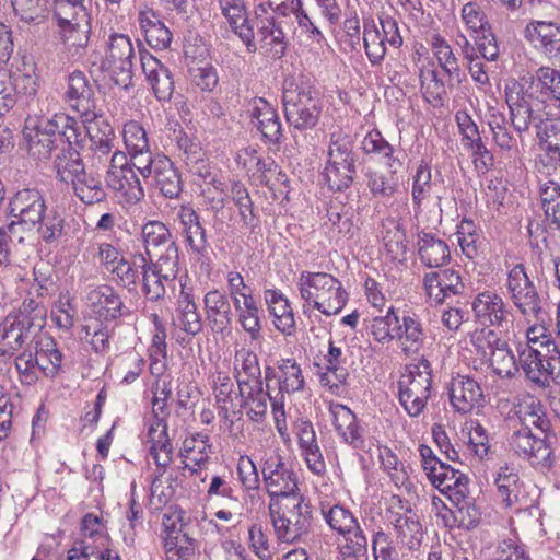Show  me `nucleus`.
I'll return each mask as SVG.
<instances>
[{
    "instance_id": "1",
    "label": "nucleus",
    "mask_w": 560,
    "mask_h": 560,
    "mask_svg": "<svg viewBox=\"0 0 560 560\" xmlns=\"http://www.w3.org/2000/svg\"><path fill=\"white\" fill-rule=\"evenodd\" d=\"M23 135L28 154L38 161L48 160L55 150L59 151L67 142L79 144L83 139L80 122L63 113L51 117L28 116Z\"/></svg>"
},
{
    "instance_id": "2",
    "label": "nucleus",
    "mask_w": 560,
    "mask_h": 560,
    "mask_svg": "<svg viewBox=\"0 0 560 560\" xmlns=\"http://www.w3.org/2000/svg\"><path fill=\"white\" fill-rule=\"evenodd\" d=\"M504 95L511 125L520 136L532 126L540 127L544 121L541 110L545 98L539 94V84L534 82V77H522L520 80L506 82Z\"/></svg>"
},
{
    "instance_id": "3",
    "label": "nucleus",
    "mask_w": 560,
    "mask_h": 560,
    "mask_svg": "<svg viewBox=\"0 0 560 560\" xmlns=\"http://www.w3.org/2000/svg\"><path fill=\"white\" fill-rule=\"evenodd\" d=\"M269 512L279 540L289 544L307 539L313 525V506L303 495H289L270 502Z\"/></svg>"
},
{
    "instance_id": "4",
    "label": "nucleus",
    "mask_w": 560,
    "mask_h": 560,
    "mask_svg": "<svg viewBox=\"0 0 560 560\" xmlns=\"http://www.w3.org/2000/svg\"><path fill=\"white\" fill-rule=\"evenodd\" d=\"M282 105L290 128L300 132L314 129L323 110L318 90L304 80L284 82Z\"/></svg>"
},
{
    "instance_id": "5",
    "label": "nucleus",
    "mask_w": 560,
    "mask_h": 560,
    "mask_svg": "<svg viewBox=\"0 0 560 560\" xmlns=\"http://www.w3.org/2000/svg\"><path fill=\"white\" fill-rule=\"evenodd\" d=\"M298 287L301 299L326 316L340 313L348 301L340 280L327 272L302 271Z\"/></svg>"
},
{
    "instance_id": "6",
    "label": "nucleus",
    "mask_w": 560,
    "mask_h": 560,
    "mask_svg": "<svg viewBox=\"0 0 560 560\" xmlns=\"http://www.w3.org/2000/svg\"><path fill=\"white\" fill-rule=\"evenodd\" d=\"M432 389L431 363L421 358L407 366V373L398 382V399L405 411L412 418L424 410Z\"/></svg>"
},
{
    "instance_id": "7",
    "label": "nucleus",
    "mask_w": 560,
    "mask_h": 560,
    "mask_svg": "<svg viewBox=\"0 0 560 560\" xmlns=\"http://www.w3.org/2000/svg\"><path fill=\"white\" fill-rule=\"evenodd\" d=\"M136 59V46L129 35L116 32L108 35L101 68L107 71L114 83L124 90L132 85Z\"/></svg>"
},
{
    "instance_id": "8",
    "label": "nucleus",
    "mask_w": 560,
    "mask_h": 560,
    "mask_svg": "<svg viewBox=\"0 0 560 560\" xmlns=\"http://www.w3.org/2000/svg\"><path fill=\"white\" fill-rule=\"evenodd\" d=\"M506 287L514 306L523 316L541 318L542 299L526 273L524 265L517 264L509 270Z\"/></svg>"
},
{
    "instance_id": "9",
    "label": "nucleus",
    "mask_w": 560,
    "mask_h": 560,
    "mask_svg": "<svg viewBox=\"0 0 560 560\" xmlns=\"http://www.w3.org/2000/svg\"><path fill=\"white\" fill-rule=\"evenodd\" d=\"M10 214L14 218L9 223L11 234H16L19 229L32 230L36 228L47 207L42 192L35 188H24L14 194L9 202Z\"/></svg>"
},
{
    "instance_id": "10",
    "label": "nucleus",
    "mask_w": 560,
    "mask_h": 560,
    "mask_svg": "<svg viewBox=\"0 0 560 560\" xmlns=\"http://www.w3.org/2000/svg\"><path fill=\"white\" fill-rule=\"evenodd\" d=\"M525 377L536 387L546 389L551 382L560 386V349H551V354L533 350L520 359Z\"/></svg>"
},
{
    "instance_id": "11",
    "label": "nucleus",
    "mask_w": 560,
    "mask_h": 560,
    "mask_svg": "<svg viewBox=\"0 0 560 560\" xmlns=\"http://www.w3.org/2000/svg\"><path fill=\"white\" fill-rule=\"evenodd\" d=\"M138 172L143 178L151 177L162 196L176 199L183 191V179L179 171L168 156L155 153L147 163L139 166Z\"/></svg>"
},
{
    "instance_id": "12",
    "label": "nucleus",
    "mask_w": 560,
    "mask_h": 560,
    "mask_svg": "<svg viewBox=\"0 0 560 560\" xmlns=\"http://www.w3.org/2000/svg\"><path fill=\"white\" fill-rule=\"evenodd\" d=\"M261 471L270 502L289 495H302L299 492L296 474L279 455L268 457Z\"/></svg>"
},
{
    "instance_id": "13",
    "label": "nucleus",
    "mask_w": 560,
    "mask_h": 560,
    "mask_svg": "<svg viewBox=\"0 0 560 560\" xmlns=\"http://www.w3.org/2000/svg\"><path fill=\"white\" fill-rule=\"evenodd\" d=\"M59 27L60 40L71 57L84 55L91 36L90 12L73 13V16L54 15Z\"/></svg>"
},
{
    "instance_id": "14",
    "label": "nucleus",
    "mask_w": 560,
    "mask_h": 560,
    "mask_svg": "<svg viewBox=\"0 0 560 560\" xmlns=\"http://www.w3.org/2000/svg\"><path fill=\"white\" fill-rule=\"evenodd\" d=\"M472 312L476 320L485 327L509 329L513 323V314L506 303L495 292L483 291L474 299Z\"/></svg>"
},
{
    "instance_id": "15",
    "label": "nucleus",
    "mask_w": 560,
    "mask_h": 560,
    "mask_svg": "<svg viewBox=\"0 0 560 560\" xmlns=\"http://www.w3.org/2000/svg\"><path fill=\"white\" fill-rule=\"evenodd\" d=\"M494 483L497 486V498L504 508L521 512L532 506L533 500L514 468L500 467Z\"/></svg>"
},
{
    "instance_id": "16",
    "label": "nucleus",
    "mask_w": 560,
    "mask_h": 560,
    "mask_svg": "<svg viewBox=\"0 0 560 560\" xmlns=\"http://www.w3.org/2000/svg\"><path fill=\"white\" fill-rule=\"evenodd\" d=\"M448 396L452 407L459 413H468L474 408L482 407L485 395L480 384L469 375L452 376L448 385Z\"/></svg>"
},
{
    "instance_id": "17",
    "label": "nucleus",
    "mask_w": 560,
    "mask_h": 560,
    "mask_svg": "<svg viewBox=\"0 0 560 560\" xmlns=\"http://www.w3.org/2000/svg\"><path fill=\"white\" fill-rule=\"evenodd\" d=\"M235 163L244 170L249 179L269 190L276 189V183L271 180L270 172L276 171V161L270 156H262L254 147L240 149L235 154Z\"/></svg>"
},
{
    "instance_id": "18",
    "label": "nucleus",
    "mask_w": 560,
    "mask_h": 560,
    "mask_svg": "<svg viewBox=\"0 0 560 560\" xmlns=\"http://www.w3.org/2000/svg\"><path fill=\"white\" fill-rule=\"evenodd\" d=\"M137 47H141L138 40ZM139 57L142 71L155 97L160 102L170 101L174 93V80L170 69L147 50L139 49Z\"/></svg>"
},
{
    "instance_id": "19",
    "label": "nucleus",
    "mask_w": 560,
    "mask_h": 560,
    "mask_svg": "<svg viewBox=\"0 0 560 560\" xmlns=\"http://www.w3.org/2000/svg\"><path fill=\"white\" fill-rule=\"evenodd\" d=\"M221 14L226 19L231 31L245 45L248 52L257 51L255 32L244 0H217Z\"/></svg>"
},
{
    "instance_id": "20",
    "label": "nucleus",
    "mask_w": 560,
    "mask_h": 560,
    "mask_svg": "<svg viewBox=\"0 0 560 560\" xmlns=\"http://www.w3.org/2000/svg\"><path fill=\"white\" fill-rule=\"evenodd\" d=\"M93 313L103 320H115L130 314L119 293L109 284H100L88 292Z\"/></svg>"
},
{
    "instance_id": "21",
    "label": "nucleus",
    "mask_w": 560,
    "mask_h": 560,
    "mask_svg": "<svg viewBox=\"0 0 560 560\" xmlns=\"http://www.w3.org/2000/svg\"><path fill=\"white\" fill-rule=\"evenodd\" d=\"M423 288L431 303L443 304L448 299L463 293L465 285L459 273L453 269H444L427 273Z\"/></svg>"
},
{
    "instance_id": "22",
    "label": "nucleus",
    "mask_w": 560,
    "mask_h": 560,
    "mask_svg": "<svg viewBox=\"0 0 560 560\" xmlns=\"http://www.w3.org/2000/svg\"><path fill=\"white\" fill-rule=\"evenodd\" d=\"M394 336V340L408 357L417 354L427 338L420 316L410 310L398 312V323Z\"/></svg>"
},
{
    "instance_id": "23",
    "label": "nucleus",
    "mask_w": 560,
    "mask_h": 560,
    "mask_svg": "<svg viewBox=\"0 0 560 560\" xmlns=\"http://www.w3.org/2000/svg\"><path fill=\"white\" fill-rule=\"evenodd\" d=\"M177 218L182 225L185 242L198 258L207 257L210 244L207 238L206 229L200 222V217L190 205L180 206Z\"/></svg>"
},
{
    "instance_id": "24",
    "label": "nucleus",
    "mask_w": 560,
    "mask_h": 560,
    "mask_svg": "<svg viewBox=\"0 0 560 560\" xmlns=\"http://www.w3.org/2000/svg\"><path fill=\"white\" fill-rule=\"evenodd\" d=\"M249 115L256 120V127L267 144H279L282 126L277 110L262 97H255L249 104Z\"/></svg>"
},
{
    "instance_id": "25",
    "label": "nucleus",
    "mask_w": 560,
    "mask_h": 560,
    "mask_svg": "<svg viewBox=\"0 0 560 560\" xmlns=\"http://www.w3.org/2000/svg\"><path fill=\"white\" fill-rule=\"evenodd\" d=\"M443 77V73L433 67H423L419 72L422 96L433 107L443 106L448 98L447 90H453L463 82L450 81V77Z\"/></svg>"
},
{
    "instance_id": "26",
    "label": "nucleus",
    "mask_w": 560,
    "mask_h": 560,
    "mask_svg": "<svg viewBox=\"0 0 560 560\" xmlns=\"http://www.w3.org/2000/svg\"><path fill=\"white\" fill-rule=\"evenodd\" d=\"M428 478L450 500L463 501L464 497L469 495V478L446 463L439 465Z\"/></svg>"
},
{
    "instance_id": "27",
    "label": "nucleus",
    "mask_w": 560,
    "mask_h": 560,
    "mask_svg": "<svg viewBox=\"0 0 560 560\" xmlns=\"http://www.w3.org/2000/svg\"><path fill=\"white\" fill-rule=\"evenodd\" d=\"M65 101L82 116L91 115L94 104V89L82 71L75 70L68 75Z\"/></svg>"
},
{
    "instance_id": "28",
    "label": "nucleus",
    "mask_w": 560,
    "mask_h": 560,
    "mask_svg": "<svg viewBox=\"0 0 560 560\" xmlns=\"http://www.w3.org/2000/svg\"><path fill=\"white\" fill-rule=\"evenodd\" d=\"M329 411L335 430L342 441L353 448H362L364 446L363 429L351 409L342 404H332Z\"/></svg>"
},
{
    "instance_id": "29",
    "label": "nucleus",
    "mask_w": 560,
    "mask_h": 560,
    "mask_svg": "<svg viewBox=\"0 0 560 560\" xmlns=\"http://www.w3.org/2000/svg\"><path fill=\"white\" fill-rule=\"evenodd\" d=\"M206 320L214 332H223L232 323V307L228 295L212 289L203 295Z\"/></svg>"
},
{
    "instance_id": "30",
    "label": "nucleus",
    "mask_w": 560,
    "mask_h": 560,
    "mask_svg": "<svg viewBox=\"0 0 560 560\" xmlns=\"http://www.w3.org/2000/svg\"><path fill=\"white\" fill-rule=\"evenodd\" d=\"M124 142L133 165L139 168L155 155L152 152L145 129L136 120L124 125Z\"/></svg>"
},
{
    "instance_id": "31",
    "label": "nucleus",
    "mask_w": 560,
    "mask_h": 560,
    "mask_svg": "<svg viewBox=\"0 0 560 560\" xmlns=\"http://www.w3.org/2000/svg\"><path fill=\"white\" fill-rule=\"evenodd\" d=\"M84 130L90 138L91 149L100 156H106L112 153L114 148L115 133L108 120L93 112L85 117Z\"/></svg>"
},
{
    "instance_id": "32",
    "label": "nucleus",
    "mask_w": 560,
    "mask_h": 560,
    "mask_svg": "<svg viewBox=\"0 0 560 560\" xmlns=\"http://www.w3.org/2000/svg\"><path fill=\"white\" fill-rule=\"evenodd\" d=\"M116 172L115 175H105L106 186L119 194L128 205H136L141 201L145 194L135 168Z\"/></svg>"
},
{
    "instance_id": "33",
    "label": "nucleus",
    "mask_w": 560,
    "mask_h": 560,
    "mask_svg": "<svg viewBox=\"0 0 560 560\" xmlns=\"http://www.w3.org/2000/svg\"><path fill=\"white\" fill-rule=\"evenodd\" d=\"M38 330L33 329V327L26 325L25 323L14 318H7L0 325V342L4 352H14L21 349L23 346L32 343L36 336L38 335Z\"/></svg>"
},
{
    "instance_id": "34",
    "label": "nucleus",
    "mask_w": 560,
    "mask_h": 560,
    "mask_svg": "<svg viewBox=\"0 0 560 560\" xmlns=\"http://www.w3.org/2000/svg\"><path fill=\"white\" fill-rule=\"evenodd\" d=\"M417 246L420 261L429 268H439L451 260L446 242L430 233H419Z\"/></svg>"
},
{
    "instance_id": "35",
    "label": "nucleus",
    "mask_w": 560,
    "mask_h": 560,
    "mask_svg": "<svg viewBox=\"0 0 560 560\" xmlns=\"http://www.w3.org/2000/svg\"><path fill=\"white\" fill-rule=\"evenodd\" d=\"M34 355L40 364V371L48 377H55L61 371L62 353L55 339L46 334L37 335Z\"/></svg>"
},
{
    "instance_id": "36",
    "label": "nucleus",
    "mask_w": 560,
    "mask_h": 560,
    "mask_svg": "<svg viewBox=\"0 0 560 560\" xmlns=\"http://www.w3.org/2000/svg\"><path fill=\"white\" fill-rule=\"evenodd\" d=\"M73 194L85 205L103 202L107 198L106 187L102 177L86 168L70 184Z\"/></svg>"
},
{
    "instance_id": "37",
    "label": "nucleus",
    "mask_w": 560,
    "mask_h": 560,
    "mask_svg": "<svg viewBox=\"0 0 560 560\" xmlns=\"http://www.w3.org/2000/svg\"><path fill=\"white\" fill-rule=\"evenodd\" d=\"M77 143L67 142L55 159L57 178L66 184H71L84 170L85 165L81 159Z\"/></svg>"
},
{
    "instance_id": "38",
    "label": "nucleus",
    "mask_w": 560,
    "mask_h": 560,
    "mask_svg": "<svg viewBox=\"0 0 560 560\" xmlns=\"http://www.w3.org/2000/svg\"><path fill=\"white\" fill-rule=\"evenodd\" d=\"M138 22L149 46L155 49L170 47L173 38L172 32L153 10L141 11Z\"/></svg>"
},
{
    "instance_id": "39",
    "label": "nucleus",
    "mask_w": 560,
    "mask_h": 560,
    "mask_svg": "<svg viewBox=\"0 0 560 560\" xmlns=\"http://www.w3.org/2000/svg\"><path fill=\"white\" fill-rule=\"evenodd\" d=\"M141 238L144 247V256L154 258L158 252L176 244L170 229L161 221L152 220L142 225Z\"/></svg>"
},
{
    "instance_id": "40",
    "label": "nucleus",
    "mask_w": 560,
    "mask_h": 560,
    "mask_svg": "<svg viewBox=\"0 0 560 560\" xmlns=\"http://www.w3.org/2000/svg\"><path fill=\"white\" fill-rule=\"evenodd\" d=\"M150 454L156 466L165 468L172 462L173 447L168 438L167 422L159 419L148 431Z\"/></svg>"
},
{
    "instance_id": "41",
    "label": "nucleus",
    "mask_w": 560,
    "mask_h": 560,
    "mask_svg": "<svg viewBox=\"0 0 560 560\" xmlns=\"http://www.w3.org/2000/svg\"><path fill=\"white\" fill-rule=\"evenodd\" d=\"M431 48L444 77H450V81H463L465 79L459 60L444 37L439 34L433 35Z\"/></svg>"
},
{
    "instance_id": "42",
    "label": "nucleus",
    "mask_w": 560,
    "mask_h": 560,
    "mask_svg": "<svg viewBox=\"0 0 560 560\" xmlns=\"http://www.w3.org/2000/svg\"><path fill=\"white\" fill-rule=\"evenodd\" d=\"M234 376L237 386L262 382L261 369L255 352L242 348L235 352Z\"/></svg>"
},
{
    "instance_id": "43",
    "label": "nucleus",
    "mask_w": 560,
    "mask_h": 560,
    "mask_svg": "<svg viewBox=\"0 0 560 560\" xmlns=\"http://www.w3.org/2000/svg\"><path fill=\"white\" fill-rule=\"evenodd\" d=\"M397 537L409 550H418L423 540V528L416 513L399 516L393 514L392 523Z\"/></svg>"
},
{
    "instance_id": "44",
    "label": "nucleus",
    "mask_w": 560,
    "mask_h": 560,
    "mask_svg": "<svg viewBox=\"0 0 560 560\" xmlns=\"http://www.w3.org/2000/svg\"><path fill=\"white\" fill-rule=\"evenodd\" d=\"M137 258L140 260V275L142 276V290L144 295L150 301H159L164 298L166 293V287L172 284L175 280L162 276V273L155 272L153 268H150L148 260L143 254H139Z\"/></svg>"
},
{
    "instance_id": "45",
    "label": "nucleus",
    "mask_w": 560,
    "mask_h": 560,
    "mask_svg": "<svg viewBox=\"0 0 560 560\" xmlns=\"http://www.w3.org/2000/svg\"><path fill=\"white\" fill-rule=\"evenodd\" d=\"M277 364L279 370V390L275 396L282 395L284 400L285 394L290 395L303 390L305 380L302 369L295 359H281Z\"/></svg>"
},
{
    "instance_id": "46",
    "label": "nucleus",
    "mask_w": 560,
    "mask_h": 560,
    "mask_svg": "<svg viewBox=\"0 0 560 560\" xmlns=\"http://www.w3.org/2000/svg\"><path fill=\"white\" fill-rule=\"evenodd\" d=\"M501 345L495 347L486 359L497 376L500 378H512L518 373L521 366L517 364L515 355L504 338L501 340Z\"/></svg>"
},
{
    "instance_id": "47",
    "label": "nucleus",
    "mask_w": 560,
    "mask_h": 560,
    "mask_svg": "<svg viewBox=\"0 0 560 560\" xmlns=\"http://www.w3.org/2000/svg\"><path fill=\"white\" fill-rule=\"evenodd\" d=\"M237 319L242 328L249 334L253 340L260 337L261 319L260 311L254 296L233 303Z\"/></svg>"
},
{
    "instance_id": "48",
    "label": "nucleus",
    "mask_w": 560,
    "mask_h": 560,
    "mask_svg": "<svg viewBox=\"0 0 560 560\" xmlns=\"http://www.w3.org/2000/svg\"><path fill=\"white\" fill-rule=\"evenodd\" d=\"M36 66L32 58L24 57L22 60V68H18L15 72L9 75L12 93L33 96L37 91L38 77L35 73Z\"/></svg>"
},
{
    "instance_id": "49",
    "label": "nucleus",
    "mask_w": 560,
    "mask_h": 560,
    "mask_svg": "<svg viewBox=\"0 0 560 560\" xmlns=\"http://www.w3.org/2000/svg\"><path fill=\"white\" fill-rule=\"evenodd\" d=\"M229 194L238 209V215L243 224L254 230L258 224V217L254 210V202L245 184L240 180H233Z\"/></svg>"
},
{
    "instance_id": "50",
    "label": "nucleus",
    "mask_w": 560,
    "mask_h": 560,
    "mask_svg": "<svg viewBox=\"0 0 560 560\" xmlns=\"http://www.w3.org/2000/svg\"><path fill=\"white\" fill-rule=\"evenodd\" d=\"M363 44L369 61L373 66L381 65L386 55V42L374 21L363 23Z\"/></svg>"
},
{
    "instance_id": "51",
    "label": "nucleus",
    "mask_w": 560,
    "mask_h": 560,
    "mask_svg": "<svg viewBox=\"0 0 560 560\" xmlns=\"http://www.w3.org/2000/svg\"><path fill=\"white\" fill-rule=\"evenodd\" d=\"M528 455H524L523 459L527 460L532 467L540 472H547L553 465V451L550 446L548 436L538 439L532 443Z\"/></svg>"
},
{
    "instance_id": "52",
    "label": "nucleus",
    "mask_w": 560,
    "mask_h": 560,
    "mask_svg": "<svg viewBox=\"0 0 560 560\" xmlns=\"http://www.w3.org/2000/svg\"><path fill=\"white\" fill-rule=\"evenodd\" d=\"M398 312L394 306H390L385 315L372 318L370 332L375 341L386 343L394 340L396 324L398 323Z\"/></svg>"
},
{
    "instance_id": "53",
    "label": "nucleus",
    "mask_w": 560,
    "mask_h": 560,
    "mask_svg": "<svg viewBox=\"0 0 560 560\" xmlns=\"http://www.w3.org/2000/svg\"><path fill=\"white\" fill-rule=\"evenodd\" d=\"M345 542L340 547L342 560H359L368 555V539L359 526L350 529V533L341 534Z\"/></svg>"
},
{
    "instance_id": "54",
    "label": "nucleus",
    "mask_w": 560,
    "mask_h": 560,
    "mask_svg": "<svg viewBox=\"0 0 560 560\" xmlns=\"http://www.w3.org/2000/svg\"><path fill=\"white\" fill-rule=\"evenodd\" d=\"M156 257V260L153 261L152 259H148V265L150 268H153L155 272L162 273V276H166L167 278H172L173 280H176L178 275V247L176 244H171L170 247H166L162 249L161 252H158V255H154Z\"/></svg>"
},
{
    "instance_id": "55",
    "label": "nucleus",
    "mask_w": 560,
    "mask_h": 560,
    "mask_svg": "<svg viewBox=\"0 0 560 560\" xmlns=\"http://www.w3.org/2000/svg\"><path fill=\"white\" fill-rule=\"evenodd\" d=\"M502 339L500 331L491 329L490 327L476 329L469 336L470 343L476 354L481 359L488 358L495 347L502 346Z\"/></svg>"
},
{
    "instance_id": "56",
    "label": "nucleus",
    "mask_w": 560,
    "mask_h": 560,
    "mask_svg": "<svg viewBox=\"0 0 560 560\" xmlns=\"http://www.w3.org/2000/svg\"><path fill=\"white\" fill-rule=\"evenodd\" d=\"M37 231L46 244H54L65 234V218L58 211L50 210L44 213Z\"/></svg>"
},
{
    "instance_id": "57",
    "label": "nucleus",
    "mask_w": 560,
    "mask_h": 560,
    "mask_svg": "<svg viewBox=\"0 0 560 560\" xmlns=\"http://www.w3.org/2000/svg\"><path fill=\"white\" fill-rule=\"evenodd\" d=\"M432 174L430 166L422 162L417 168L416 175L412 179V202L415 214L421 212L422 200L427 198L432 188Z\"/></svg>"
},
{
    "instance_id": "58",
    "label": "nucleus",
    "mask_w": 560,
    "mask_h": 560,
    "mask_svg": "<svg viewBox=\"0 0 560 560\" xmlns=\"http://www.w3.org/2000/svg\"><path fill=\"white\" fill-rule=\"evenodd\" d=\"M326 523L338 534L350 533V529L359 526L357 517L342 505L335 504L327 512L323 511Z\"/></svg>"
},
{
    "instance_id": "59",
    "label": "nucleus",
    "mask_w": 560,
    "mask_h": 560,
    "mask_svg": "<svg viewBox=\"0 0 560 560\" xmlns=\"http://www.w3.org/2000/svg\"><path fill=\"white\" fill-rule=\"evenodd\" d=\"M357 167L325 164L323 176L328 187L335 191H343L353 183Z\"/></svg>"
},
{
    "instance_id": "60",
    "label": "nucleus",
    "mask_w": 560,
    "mask_h": 560,
    "mask_svg": "<svg viewBox=\"0 0 560 560\" xmlns=\"http://www.w3.org/2000/svg\"><path fill=\"white\" fill-rule=\"evenodd\" d=\"M19 380L23 385H33L39 378L40 364L31 350L21 352L14 361Z\"/></svg>"
},
{
    "instance_id": "61",
    "label": "nucleus",
    "mask_w": 560,
    "mask_h": 560,
    "mask_svg": "<svg viewBox=\"0 0 560 560\" xmlns=\"http://www.w3.org/2000/svg\"><path fill=\"white\" fill-rule=\"evenodd\" d=\"M47 317L46 307L35 299H25L20 306L16 319L25 323L38 331L45 326Z\"/></svg>"
},
{
    "instance_id": "62",
    "label": "nucleus",
    "mask_w": 560,
    "mask_h": 560,
    "mask_svg": "<svg viewBox=\"0 0 560 560\" xmlns=\"http://www.w3.org/2000/svg\"><path fill=\"white\" fill-rule=\"evenodd\" d=\"M460 19L470 35L485 31L491 25L481 5L475 1H469L462 7Z\"/></svg>"
},
{
    "instance_id": "63",
    "label": "nucleus",
    "mask_w": 560,
    "mask_h": 560,
    "mask_svg": "<svg viewBox=\"0 0 560 560\" xmlns=\"http://www.w3.org/2000/svg\"><path fill=\"white\" fill-rule=\"evenodd\" d=\"M475 42L477 54L487 61H497L500 55V47L497 36L489 25L485 31H479L470 35Z\"/></svg>"
},
{
    "instance_id": "64",
    "label": "nucleus",
    "mask_w": 560,
    "mask_h": 560,
    "mask_svg": "<svg viewBox=\"0 0 560 560\" xmlns=\"http://www.w3.org/2000/svg\"><path fill=\"white\" fill-rule=\"evenodd\" d=\"M544 132L548 165L556 168L560 161V119L546 124Z\"/></svg>"
}]
</instances>
